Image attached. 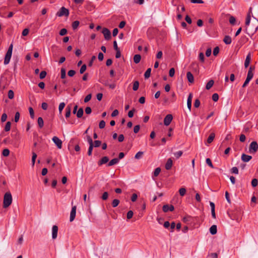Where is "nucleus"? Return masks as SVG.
<instances>
[{"mask_svg":"<svg viewBox=\"0 0 258 258\" xmlns=\"http://www.w3.org/2000/svg\"><path fill=\"white\" fill-rule=\"evenodd\" d=\"M12 203V196L10 192H7L4 197L3 207L6 208L9 207Z\"/></svg>","mask_w":258,"mask_h":258,"instance_id":"f257e3e1","label":"nucleus"},{"mask_svg":"<svg viewBox=\"0 0 258 258\" xmlns=\"http://www.w3.org/2000/svg\"><path fill=\"white\" fill-rule=\"evenodd\" d=\"M69 15V11L68 9L62 7L60 8L59 11L57 13L56 15L58 17H62L63 16H68Z\"/></svg>","mask_w":258,"mask_h":258,"instance_id":"f03ea898","label":"nucleus"},{"mask_svg":"<svg viewBox=\"0 0 258 258\" xmlns=\"http://www.w3.org/2000/svg\"><path fill=\"white\" fill-rule=\"evenodd\" d=\"M258 150V144L255 142H252L249 146V150L250 153H255Z\"/></svg>","mask_w":258,"mask_h":258,"instance_id":"7ed1b4c3","label":"nucleus"},{"mask_svg":"<svg viewBox=\"0 0 258 258\" xmlns=\"http://www.w3.org/2000/svg\"><path fill=\"white\" fill-rule=\"evenodd\" d=\"M102 33L104 35V38L106 40H108L111 38V32L108 29L104 28Z\"/></svg>","mask_w":258,"mask_h":258,"instance_id":"20e7f679","label":"nucleus"},{"mask_svg":"<svg viewBox=\"0 0 258 258\" xmlns=\"http://www.w3.org/2000/svg\"><path fill=\"white\" fill-rule=\"evenodd\" d=\"M52 140L58 149L62 148V141L58 137L54 136L52 138Z\"/></svg>","mask_w":258,"mask_h":258,"instance_id":"39448f33","label":"nucleus"},{"mask_svg":"<svg viewBox=\"0 0 258 258\" xmlns=\"http://www.w3.org/2000/svg\"><path fill=\"white\" fill-rule=\"evenodd\" d=\"M173 119V116L171 114H167L164 119V124L166 126H168L171 123Z\"/></svg>","mask_w":258,"mask_h":258,"instance_id":"423d86ee","label":"nucleus"},{"mask_svg":"<svg viewBox=\"0 0 258 258\" xmlns=\"http://www.w3.org/2000/svg\"><path fill=\"white\" fill-rule=\"evenodd\" d=\"M76 206H74L72 207L71 213H70V222H72L75 218L76 214Z\"/></svg>","mask_w":258,"mask_h":258,"instance_id":"0eeeda50","label":"nucleus"},{"mask_svg":"<svg viewBox=\"0 0 258 258\" xmlns=\"http://www.w3.org/2000/svg\"><path fill=\"white\" fill-rule=\"evenodd\" d=\"M58 227L56 225H53L52 228V238L55 239L57 236Z\"/></svg>","mask_w":258,"mask_h":258,"instance_id":"6e6552de","label":"nucleus"},{"mask_svg":"<svg viewBox=\"0 0 258 258\" xmlns=\"http://www.w3.org/2000/svg\"><path fill=\"white\" fill-rule=\"evenodd\" d=\"M192 98V94L190 93H189L187 100V106L189 111L191 110V108Z\"/></svg>","mask_w":258,"mask_h":258,"instance_id":"1a4fd4ad","label":"nucleus"},{"mask_svg":"<svg viewBox=\"0 0 258 258\" xmlns=\"http://www.w3.org/2000/svg\"><path fill=\"white\" fill-rule=\"evenodd\" d=\"M254 24L253 26H249V29L254 32H256L258 29V20L256 19H255L254 21Z\"/></svg>","mask_w":258,"mask_h":258,"instance_id":"9d476101","label":"nucleus"},{"mask_svg":"<svg viewBox=\"0 0 258 258\" xmlns=\"http://www.w3.org/2000/svg\"><path fill=\"white\" fill-rule=\"evenodd\" d=\"M162 209L164 212L172 211L174 210V206L172 205L169 206L168 205H165L163 206Z\"/></svg>","mask_w":258,"mask_h":258,"instance_id":"9b49d317","label":"nucleus"},{"mask_svg":"<svg viewBox=\"0 0 258 258\" xmlns=\"http://www.w3.org/2000/svg\"><path fill=\"white\" fill-rule=\"evenodd\" d=\"M252 158V157L250 155L243 154L241 156V160L244 162H247L250 161Z\"/></svg>","mask_w":258,"mask_h":258,"instance_id":"f8f14e48","label":"nucleus"},{"mask_svg":"<svg viewBox=\"0 0 258 258\" xmlns=\"http://www.w3.org/2000/svg\"><path fill=\"white\" fill-rule=\"evenodd\" d=\"M173 162L171 158H169L165 164V167L166 170H169L172 166Z\"/></svg>","mask_w":258,"mask_h":258,"instance_id":"ddd939ff","label":"nucleus"},{"mask_svg":"<svg viewBox=\"0 0 258 258\" xmlns=\"http://www.w3.org/2000/svg\"><path fill=\"white\" fill-rule=\"evenodd\" d=\"M186 77L188 81L190 83H192L194 82V77L193 75L191 74L190 72H188L186 74Z\"/></svg>","mask_w":258,"mask_h":258,"instance_id":"4468645a","label":"nucleus"},{"mask_svg":"<svg viewBox=\"0 0 258 258\" xmlns=\"http://www.w3.org/2000/svg\"><path fill=\"white\" fill-rule=\"evenodd\" d=\"M12 54L6 53L4 62V64L7 65L10 62Z\"/></svg>","mask_w":258,"mask_h":258,"instance_id":"2eb2a0df","label":"nucleus"},{"mask_svg":"<svg viewBox=\"0 0 258 258\" xmlns=\"http://www.w3.org/2000/svg\"><path fill=\"white\" fill-rule=\"evenodd\" d=\"M109 161V158L107 156L103 157L102 159L99 161L98 164L99 166L102 165V164H105L107 163Z\"/></svg>","mask_w":258,"mask_h":258,"instance_id":"dca6fc26","label":"nucleus"},{"mask_svg":"<svg viewBox=\"0 0 258 258\" xmlns=\"http://www.w3.org/2000/svg\"><path fill=\"white\" fill-rule=\"evenodd\" d=\"M71 110H72L71 105H68L66 108L65 116L66 118H68L70 116Z\"/></svg>","mask_w":258,"mask_h":258,"instance_id":"f3484780","label":"nucleus"},{"mask_svg":"<svg viewBox=\"0 0 258 258\" xmlns=\"http://www.w3.org/2000/svg\"><path fill=\"white\" fill-rule=\"evenodd\" d=\"M252 78L253 77H251V75L249 73V75H247L246 79L242 85V87L244 88V87H246L248 85V84L249 83L250 81L252 79Z\"/></svg>","mask_w":258,"mask_h":258,"instance_id":"a211bd4d","label":"nucleus"},{"mask_svg":"<svg viewBox=\"0 0 258 258\" xmlns=\"http://www.w3.org/2000/svg\"><path fill=\"white\" fill-rule=\"evenodd\" d=\"M251 59V55L250 53H248L246 57L245 62H244V67L245 68H247L249 64Z\"/></svg>","mask_w":258,"mask_h":258,"instance_id":"6ab92c4d","label":"nucleus"},{"mask_svg":"<svg viewBox=\"0 0 258 258\" xmlns=\"http://www.w3.org/2000/svg\"><path fill=\"white\" fill-rule=\"evenodd\" d=\"M210 232L212 235H215L217 233V226L215 225H212L210 228Z\"/></svg>","mask_w":258,"mask_h":258,"instance_id":"aec40b11","label":"nucleus"},{"mask_svg":"<svg viewBox=\"0 0 258 258\" xmlns=\"http://www.w3.org/2000/svg\"><path fill=\"white\" fill-rule=\"evenodd\" d=\"M223 41L226 44H230L232 42L231 38L229 36L226 35L224 37Z\"/></svg>","mask_w":258,"mask_h":258,"instance_id":"412c9836","label":"nucleus"},{"mask_svg":"<svg viewBox=\"0 0 258 258\" xmlns=\"http://www.w3.org/2000/svg\"><path fill=\"white\" fill-rule=\"evenodd\" d=\"M119 162V159L118 158H114L110 161V162L108 164V166H113L116 164H117Z\"/></svg>","mask_w":258,"mask_h":258,"instance_id":"4be33fe9","label":"nucleus"},{"mask_svg":"<svg viewBox=\"0 0 258 258\" xmlns=\"http://www.w3.org/2000/svg\"><path fill=\"white\" fill-rule=\"evenodd\" d=\"M141 59V56L140 54H136L134 56V61L135 63L140 62Z\"/></svg>","mask_w":258,"mask_h":258,"instance_id":"5701e85b","label":"nucleus"},{"mask_svg":"<svg viewBox=\"0 0 258 258\" xmlns=\"http://www.w3.org/2000/svg\"><path fill=\"white\" fill-rule=\"evenodd\" d=\"M215 134L211 133L207 139L208 143H209V144L211 143L213 141V140L215 138Z\"/></svg>","mask_w":258,"mask_h":258,"instance_id":"b1692460","label":"nucleus"},{"mask_svg":"<svg viewBox=\"0 0 258 258\" xmlns=\"http://www.w3.org/2000/svg\"><path fill=\"white\" fill-rule=\"evenodd\" d=\"M214 82L213 80H210L207 84L206 85V88L207 90H209L214 85Z\"/></svg>","mask_w":258,"mask_h":258,"instance_id":"393cba45","label":"nucleus"},{"mask_svg":"<svg viewBox=\"0 0 258 258\" xmlns=\"http://www.w3.org/2000/svg\"><path fill=\"white\" fill-rule=\"evenodd\" d=\"M84 111L82 108H80L77 112V116L78 118H81L83 115Z\"/></svg>","mask_w":258,"mask_h":258,"instance_id":"a878e982","label":"nucleus"},{"mask_svg":"<svg viewBox=\"0 0 258 258\" xmlns=\"http://www.w3.org/2000/svg\"><path fill=\"white\" fill-rule=\"evenodd\" d=\"M151 69L148 68L144 74V77L145 79H148L150 77L151 75Z\"/></svg>","mask_w":258,"mask_h":258,"instance_id":"bb28decb","label":"nucleus"},{"mask_svg":"<svg viewBox=\"0 0 258 258\" xmlns=\"http://www.w3.org/2000/svg\"><path fill=\"white\" fill-rule=\"evenodd\" d=\"M37 122L39 127L42 128L44 125L43 118L41 117H39L38 118Z\"/></svg>","mask_w":258,"mask_h":258,"instance_id":"cd10ccee","label":"nucleus"},{"mask_svg":"<svg viewBox=\"0 0 258 258\" xmlns=\"http://www.w3.org/2000/svg\"><path fill=\"white\" fill-rule=\"evenodd\" d=\"M250 22V15L249 13V14H247V17H246V21H245V25L247 27H249Z\"/></svg>","mask_w":258,"mask_h":258,"instance_id":"c85d7f7f","label":"nucleus"},{"mask_svg":"<svg viewBox=\"0 0 258 258\" xmlns=\"http://www.w3.org/2000/svg\"><path fill=\"white\" fill-rule=\"evenodd\" d=\"M66 104L64 102H61L59 104L58 106V110L59 114H61L62 111L63 109Z\"/></svg>","mask_w":258,"mask_h":258,"instance_id":"c756f323","label":"nucleus"},{"mask_svg":"<svg viewBox=\"0 0 258 258\" xmlns=\"http://www.w3.org/2000/svg\"><path fill=\"white\" fill-rule=\"evenodd\" d=\"M139 87V82L138 81L134 82L133 87L134 91H137Z\"/></svg>","mask_w":258,"mask_h":258,"instance_id":"7c9ffc66","label":"nucleus"},{"mask_svg":"<svg viewBox=\"0 0 258 258\" xmlns=\"http://www.w3.org/2000/svg\"><path fill=\"white\" fill-rule=\"evenodd\" d=\"M79 24H80V22L78 21H75L73 22L72 23L73 29L74 30L78 28V27L79 26Z\"/></svg>","mask_w":258,"mask_h":258,"instance_id":"2f4dec72","label":"nucleus"},{"mask_svg":"<svg viewBox=\"0 0 258 258\" xmlns=\"http://www.w3.org/2000/svg\"><path fill=\"white\" fill-rule=\"evenodd\" d=\"M36 157H37V154L33 152L32 153V166H34L35 165V160H36Z\"/></svg>","mask_w":258,"mask_h":258,"instance_id":"473e14b6","label":"nucleus"},{"mask_svg":"<svg viewBox=\"0 0 258 258\" xmlns=\"http://www.w3.org/2000/svg\"><path fill=\"white\" fill-rule=\"evenodd\" d=\"M11 122L8 121L6 123V125H5V131L6 132L9 131L10 130V129H11Z\"/></svg>","mask_w":258,"mask_h":258,"instance_id":"72a5a7b5","label":"nucleus"},{"mask_svg":"<svg viewBox=\"0 0 258 258\" xmlns=\"http://www.w3.org/2000/svg\"><path fill=\"white\" fill-rule=\"evenodd\" d=\"M119 201L117 199H114L112 202V206L113 208L116 207L119 204Z\"/></svg>","mask_w":258,"mask_h":258,"instance_id":"f704fd0d","label":"nucleus"},{"mask_svg":"<svg viewBox=\"0 0 258 258\" xmlns=\"http://www.w3.org/2000/svg\"><path fill=\"white\" fill-rule=\"evenodd\" d=\"M143 154V152L139 151L135 155V158L137 159H139L142 157Z\"/></svg>","mask_w":258,"mask_h":258,"instance_id":"c9c22d12","label":"nucleus"},{"mask_svg":"<svg viewBox=\"0 0 258 258\" xmlns=\"http://www.w3.org/2000/svg\"><path fill=\"white\" fill-rule=\"evenodd\" d=\"M61 73V78L64 79L66 77V70L64 68L61 69L60 71Z\"/></svg>","mask_w":258,"mask_h":258,"instance_id":"e433bc0d","label":"nucleus"},{"mask_svg":"<svg viewBox=\"0 0 258 258\" xmlns=\"http://www.w3.org/2000/svg\"><path fill=\"white\" fill-rule=\"evenodd\" d=\"M8 97L9 99H13L14 97V93L13 91L12 90H10L8 91Z\"/></svg>","mask_w":258,"mask_h":258,"instance_id":"4c0bfd02","label":"nucleus"},{"mask_svg":"<svg viewBox=\"0 0 258 258\" xmlns=\"http://www.w3.org/2000/svg\"><path fill=\"white\" fill-rule=\"evenodd\" d=\"M186 189L184 187L180 188L179 190V194L181 196H184L186 193Z\"/></svg>","mask_w":258,"mask_h":258,"instance_id":"58836bf2","label":"nucleus"},{"mask_svg":"<svg viewBox=\"0 0 258 258\" xmlns=\"http://www.w3.org/2000/svg\"><path fill=\"white\" fill-rule=\"evenodd\" d=\"M2 154L5 157L8 156L9 155V154H10V151H9V150L8 149H5L3 151Z\"/></svg>","mask_w":258,"mask_h":258,"instance_id":"ea45409f","label":"nucleus"},{"mask_svg":"<svg viewBox=\"0 0 258 258\" xmlns=\"http://www.w3.org/2000/svg\"><path fill=\"white\" fill-rule=\"evenodd\" d=\"M161 171V169L159 167L156 168L154 171V176H157Z\"/></svg>","mask_w":258,"mask_h":258,"instance_id":"a19ab883","label":"nucleus"},{"mask_svg":"<svg viewBox=\"0 0 258 258\" xmlns=\"http://www.w3.org/2000/svg\"><path fill=\"white\" fill-rule=\"evenodd\" d=\"M231 173L238 174V169L236 167H233L231 169Z\"/></svg>","mask_w":258,"mask_h":258,"instance_id":"79ce46f5","label":"nucleus"},{"mask_svg":"<svg viewBox=\"0 0 258 258\" xmlns=\"http://www.w3.org/2000/svg\"><path fill=\"white\" fill-rule=\"evenodd\" d=\"M182 151H179L178 152H176L175 153H174V155L175 156V157L178 159L179 158L180 156H181V155H182Z\"/></svg>","mask_w":258,"mask_h":258,"instance_id":"37998d69","label":"nucleus"},{"mask_svg":"<svg viewBox=\"0 0 258 258\" xmlns=\"http://www.w3.org/2000/svg\"><path fill=\"white\" fill-rule=\"evenodd\" d=\"M212 98V100L216 102L219 99V95L217 93H214L213 94Z\"/></svg>","mask_w":258,"mask_h":258,"instance_id":"c03bdc74","label":"nucleus"},{"mask_svg":"<svg viewBox=\"0 0 258 258\" xmlns=\"http://www.w3.org/2000/svg\"><path fill=\"white\" fill-rule=\"evenodd\" d=\"M86 68H87V67H86V64L82 65L80 70V74H83L86 70Z\"/></svg>","mask_w":258,"mask_h":258,"instance_id":"a18cd8bd","label":"nucleus"},{"mask_svg":"<svg viewBox=\"0 0 258 258\" xmlns=\"http://www.w3.org/2000/svg\"><path fill=\"white\" fill-rule=\"evenodd\" d=\"M93 147H94V145H91L89 146V149L88 150V155L89 156H91L92 155Z\"/></svg>","mask_w":258,"mask_h":258,"instance_id":"49530a36","label":"nucleus"},{"mask_svg":"<svg viewBox=\"0 0 258 258\" xmlns=\"http://www.w3.org/2000/svg\"><path fill=\"white\" fill-rule=\"evenodd\" d=\"M46 74H47L46 72L44 71L41 72L40 75H39L40 79H44L46 77Z\"/></svg>","mask_w":258,"mask_h":258,"instance_id":"de8ad7c7","label":"nucleus"},{"mask_svg":"<svg viewBox=\"0 0 258 258\" xmlns=\"http://www.w3.org/2000/svg\"><path fill=\"white\" fill-rule=\"evenodd\" d=\"M257 183H258V181L257 180V179L256 178H253L252 181H251V185L253 186V187H255L257 185Z\"/></svg>","mask_w":258,"mask_h":258,"instance_id":"09e8293b","label":"nucleus"},{"mask_svg":"<svg viewBox=\"0 0 258 258\" xmlns=\"http://www.w3.org/2000/svg\"><path fill=\"white\" fill-rule=\"evenodd\" d=\"M133 214H134V213L132 211H131V210L129 211L127 213V215H126L127 219H131L133 217Z\"/></svg>","mask_w":258,"mask_h":258,"instance_id":"8fccbe9b","label":"nucleus"},{"mask_svg":"<svg viewBox=\"0 0 258 258\" xmlns=\"http://www.w3.org/2000/svg\"><path fill=\"white\" fill-rule=\"evenodd\" d=\"M108 198V193L107 191L104 192L102 196V199L103 200H106Z\"/></svg>","mask_w":258,"mask_h":258,"instance_id":"3c124183","label":"nucleus"},{"mask_svg":"<svg viewBox=\"0 0 258 258\" xmlns=\"http://www.w3.org/2000/svg\"><path fill=\"white\" fill-rule=\"evenodd\" d=\"M219 52V48L217 46L214 48L213 50V55L214 56H216Z\"/></svg>","mask_w":258,"mask_h":258,"instance_id":"603ef678","label":"nucleus"},{"mask_svg":"<svg viewBox=\"0 0 258 258\" xmlns=\"http://www.w3.org/2000/svg\"><path fill=\"white\" fill-rule=\"evenodd\" d=\"M67 33V30L65 28L61 29L59 31V35L61 36H63L66 35Z\"/></svg>","mask_w":258,"mask_h":258,"instance_id":"864d4df0","label":"nucleus"},{"mask_svg":"<svg viewBox=\"0 0 258 258\" xmlns=\"http://www.w3.org/2000/svg\"><path fill=\"white\" fill-rule=\"evenodd\" d=\"M29 111L30 115V116L32 118H33L34 117V112L33 108L32 107L29 108Z\"/></svg>","mask_w":258,"mask_h":258,"instance_id":"5fc2aeb1","label":"nucleus"},{"mask_svg":"<svg viewBox=\"0 0 258 258\" xmlns=\"http://www.w3.org/2000/svg\"><path fill=\"white\" fill-rule=\"evenodd\" d=\"M235 21H236L235 18L233 16L230 17L229 22L231 24L234 25Z\"/></svg>","mask_w":258,"mask_h":258,"instance_id":"6e6d98bb","label":"nucleus"},{"mask_svg":"<svg viewBox=\"0 0 258 258\" xmlns=\"http://www.w3.org/2000/svg\"><path fill=\"white\" fill-rule=\"evenodd\" d=\"M175 74V70L174 68H171L170 69L169 72V75L170 77H172L174 76Z\"/></svg>","mask_w":258,"mask_h":258,"instance_id":"4d7b16f0","label":"nucleus"},{"mask_svg":"<svg viewBox=\"0 0 258 258\" xmlns=\"http://www.w3.org/2000/svg\"><path fill=\"white\" fill-rule=\"evenodd\" d=\"M91 97H92V95L91 94L87 95L84 99V102L85 103L88 102L91 99Z\"/></svg>","mask_w":258,"mask_h":258,"instance_id":"13d9d810","label":"nucleus"},{"mask_svg":"<svg viewBox=\"0 0 258 258\" xmlns=\"http://www.w3.org/2000/svg\"><path fill=\"white\" fill-rule=\"evenodd\" d=\"M20 118V113L19 112H17L15 113L14 120L16 122H18Z\"/></svg>","mask_w":258,"mask_h":258,"instance_id":"bf43d9fd","label":"nucleus"},{"mask_svg":"<svg viewBox=\"0 0 258 258\" xmlns=\"http://www.w3.org/2000/svg\"><path fill=\"white\" fill-rule=\"evenodd\" d=\"M206 163L209 166H210L211 168H213L214 167L213 165V164L212 163V161H211V159L210 158L206 159Z\"/></svg>","mask_w":258,"mask_h":258,"instance_id":"052dcab7","label":"nucleus"},{"mask_svg":"<svg viewBox=\"0 0 258 258\" xmlns=\"http://www.w3.org/2000/svg\"><path fill=\"white\" fill-rule=\"evenodd\" d=\"M199 57L200 60L202 62H204V61L205 57H204V53L203 52H200V53Z\"/></svg>","mask_w":258,"mask_h":258,"instance_id":"680f3d73","label":"nucleus"},{"mask_svg":"<svg viewBox=\"0 0 258 258\" xmlns=\"http://www.w3.org/2000/svg\"><path fill=\"white\" fill-rule=\"evenodd\" d=\"M135 111V109H133L132 110H130L128 112V116L130 118L133 117L134 112Z\"/></svg>","mask_w":258,"mask_h":258,"instance_id":"e2e57ef3","label":"nucleus"},{"mask_svg":"<svg viewBox=\"0 0 258 258\" xmlns=\"http://www.w3.org/2000/svg\"><path fill=\"white\" fill-rule=\"evenodd\" d=\"M105 126V122L104 120H101L99 124L100 128H103Z\"/></svg>","mask_w":258,"mask_h":258,"instance_id":"0e129e2a","label":"nucleus"},{"mask_svg":"<svg viewBox=\"0 0 258 258\" xmlns=\"http://www.w3.org/2000/svg\"><path fill=\"white\" fill-rule=\"evenodd\" d=\"M200 101L198 99H197L195 101L194 106L196 108H198L200 106Z\"/></svg>","mask_w":258,"mask_h":258,"instance_id":"69168bd1","label":"nucleus"},{"mask_svg":"<svg viewBox=\"0 0 258 258\" xmlns=\"http://www.w3.org/2000/svg\"><path fill=\"white\" fill-rule=\"evenodd\" d=\"M140 126L139 125H135L134 128V132L135 134L138 133L140 130Z\"/></svg>","mask_w":258,"mask_h":258,"instance_id":"338daca9","label":"nucleus"},{"mask_svg":"<svg viewBox=\"0 0 258 258\" xmlns=\"http://www.w3.org/2000/svg\"><path fill=\"white\" fill-rule=\"evenodd\" d=\"M75 74H76V72L74 70H70L68 73V76L71 77H73Z\"/></svg>","mask_w":258,"mask_h":258,"instance_id":"774afa93","label":"nucleus"}]
</instances>
